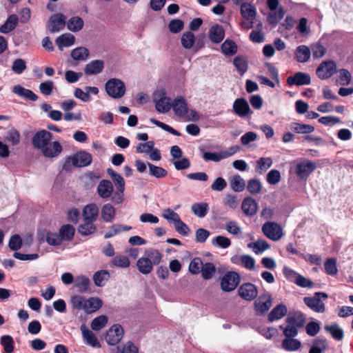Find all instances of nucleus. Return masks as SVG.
<instances>
[{"instance_id":"1","label":"nucleus","mask_w":353,"mask_h":353,"mask_svg":"<svg viewBox=\"0 0 353 353\" xmlns=\"http://www.w3.org/2000/svg\"><path fill=\"white\" fill-rule=\"evenodd\" d=\"M92 155L89 152L80 151L66 159L63 169L69 170L71 165L78 168L85 167L92 163Z\"/></svg>"},{"instance_id":"2","label":"nucleus","mask_w":353,"mask_h":353,"mask_svg":"<svg viewBox=\"0 0 353 353\" xmlns=\"http://www.w3.org/2000/svg\"><path fill=\"white\" fill-rule=\"evenodd\" d=\"M148 256L152 259V261L148 258L141 257L137 262L139 271L143 274L150 273L152 270V264H159L162 258L161 254L157 250L152 251Z\"/></svg>"},{"instance_id":"3","label":"nucleus","mask_w":353,"mask_h":353,"mask_svg":"<svg viewBox=\"0 0 353 353\" xmlns=\"http://www.w3.org/2000/svg\"><path fill=\"white\" fill-rule=\"evenodd\" d=\"M285 321L288 326L283 331H297L305 324L306 317L300 311H290Z\"/></svg>"},{"instance_id":"4","label":"nucleus","mask_w":353,"mask_h":353,"mask_svg":"<svg viewBox=\"0 0 353 353\" xmlns=\"http://www.w3.org/2000/svg\"><path fill=\"white\" fill-rule=\"evenodd\" d=\"M107 94L113 99H120L125 93L124 83L116 78L109 79L105 84Z\"/></svg>"},{"instance_id":"5","label":"nucleus","mask_w":353,"mask_h":353,"mask_svg":"<svg viewBox=\"0 0 353 353\" xmlns=\"http://www.w3.org/2000/svg\"><path fill=\"white\" fill-rule=\"evenodd\" d=\"M328 296L325 292H316L313 296H305L303 298L304 303L311 310L316 312L322 313L325 311V306L323 302L321 300L327 299Z\"/></svg>"},{"instance_id":"6","label":"nucleus","mask_w":353,"mask_h":353,"mask_svg":"<svg viewBox=\"0 0 353 353\" xmlns=\"http://www.w3.org/2000/svg\"><path fill=\"white\" fill-rule=\"evenodd\" d=\"M241 281V276L236 272H227L221 280V288L224 292L234 290Z\"/></svg>"},{"instance_id":"7","label":"nucleus","mask_w":353,"mask_h":353,"mask_svg":"<svg viewBox=\"0 0 353 353\" xmlns=\"http://www.w3.org/2000/svg\"><path fill=\"white\" fill-rule=\"evenodd\" d=\"M262 232L266 237L274 241L280 240L283 235L281 226L273 221L265 223L262 225Z\"/></svg>"},{"instance_id":"8","label":"nucleus","mask_w":353,"mask_h":353,"mask_svg":"<svg viewBox=\"0 0 353 353\" xmlns=\"http://www.w3.org/2000/svg\"><path fill=\"white\" fill-rule=\"evenodd\" d=\"M336 72V63L332 60L323 61L319 64L316 74L321 79H327Z\"/></svg>"},{"instance_id":"9","label":"nucleus","mask_w":353,"mask_h":353,"mask_svg":"<svg viewBox=\"0 0 353 353\" xmlns=\"http://www.w3.org/2000/svg\"><path fill=\"white\" fill-rule=\"evenodd\" d=\"M66 24V17L61 13H56L50 16L46 25L50 33L58 32L64 29Z\"/></svg>"},{"instance_id":"10","label":"nucleus","mask_w":353,"mask_h":353,"mask_svg":"<svg viewBox=\"0 0 353 353\" xmlns=\"http://www.w3.org/2000/svg\"><path fill=\"white\" fill-rule=\"evenodd\" d=\"M316 168L315 163L310 160H305L296 165L294 172L300 179H306Z\"/></svg>"},{"instance_id":"11","label":"nucleus","mask_w":353,"mask_h":353,"mask_svg":"<svg viewBox=\"0 0 353 353\" xmlns=\"http://www.w3.org/2000/svg\"><path fill=\"white\" fill-rule=\"evenodd\" d=\"M52 138V134L46 130H41L36 132L32 138V146L38 150H42Z\"/></svg>"},{"instance_id":"12","label":"nucleus","mask_w":353,"mask_h":353,"mask_svg":"<svg viewBox=\"0 0 353 353\" xmlns=\"http://www.w3.org/2000/svg\"><path fill=\"white\" fill-rule=\"evenodd\" d=\"M238 294L243 299L251 301L256 298L258 289L256 286L252 283H244L239 287Z\"/></svg>"},{"instance_id":"13","label":"nucleus","mask_w":353,"mask_h":353,"mask_svg":"<svg viewBox=\"0 0 353 353\" xmlns=\"http://www.w3.org/2000/svg\"><path fill=\"white\" fill-rule=\"evenodd\" d=\"M232 108L234 112L242 118L253 113L247 100L242 97L234 100Z\"/></svg>"},{"instance_id":"14","label":"nucleus","mask_w":353,"mask_h":353,"mask_svg":"<svg viewBox=\"0 0 353 353\" xmlns=\"http://www.w3.org/2000/svg\"><path fill=\"white\" fill-rule=\"evenodd\" d=\"M272 305V299L270 294H261L254 302V308L258 314L268 312Z\"/></svg>"},{"instance_id":"15","label":"nucleus","mask_w":353,"mask_h":353,"mask_svg":"<svg viewBox=\"0 0 353 353\" xmlns=\"http://www.w3.org/2000/svg\"><path fill=\"white\" fill-rule=\"evenodd\" d=\"M172 108L175 114L181 118H184L189 112V108L186 100L181 96L176 97L172 103Z\"/></svg>"},{"instance_id":"16","label":"nucleus","mask_w":353,"mask_h":353,"mask_svg":"<svg viewBox=\"0 0 353 353\" xmlns=\"http://www.w3.org/2000/svg\"><path fill=\"white\" fill-rule=\"evenodd\" d=\"M311 83V78L309 74L302 72H297L294 76H290L287 79V83L292 86L294 85L300 86L309 85Z\"/></svg>"},{"instance_id":"17","label":"nucleus","mask_w":353,"mask_h":353,"mask_svg":"<svg viewBox=\"0 0 353 353\" xmlns=\"http://www.w3.org/2000/svg\"><path fill=\"white\" fill-rule=\"evenodd\" d=\"M62 146L59 141L52 143L50 141L41 151L46 157L53 158L59 156L62 152Z\"/></svg>"},{"instance_id":"18","label":"nucleus","mask_w":353,"mask_h":353,"mask_svg":"<svg viewBox=\"0 0 353 353\" xmlns=\"http://www.w3.org/2000/svg\"><path fill=\"white\" fill-rule=\"evenodd\" d=\"M97 190L101 198L108 199L112 194L114 187L110 181L103 179L99 182Z\"/></svg>"},{"instance_id":"19","label":"nucleus","mask_w":353,"mask_h":353,"mask_svg":"<svg viewBox=\"0 0 353 353\" xmlns=\"http://www.w3.org/2000/svg\"><path fill=\"white\" fill-rule=\"evenodd\" d=\"M241 208L246 216H252L257 212L258 204L253 198L246 197L243 201Z\"/></svg>"},{"instance_id":"20","label":"nucleus","mask_w":353,"mask_h":353,"mask_svg":"<svg viewBox=\"0 0 353 353\" xmlns=\"http://www.w3.org/2000/svg\"><path fill=\"white\" fill-rule=\"evenodd\" d=\"M104 68L102 60H94L85 65L84 73L87 75H96L101 73Z\"/></svg>"},{"instance_id":"21","label":"nucleus","mask_w":353,"mask_h":353,"mask_svg":"<svg viewBox=\"0 0 353 353\" xmlns=\"http://www.w3.org/2000/svg\"><path fill=\"white\" fill-rule=\"evenodd\" d=\"M99 212V208L96 204L91 203L86 205L83 208L82 212L83 220L94 222L97 219Z\"/></svg>"},{"instance_id":"22","label":"nucleus","mask_w":353,"mask_h":353,"mask_svg":"<svg viewBox=\"0 0 353 353\" xmlns=\"http://www.w3.org/2000/svg\"><path fill=\"white\" fill-rule=\"evenodd\" d=\"M225 37V31L221 26H212L209 30V39L212 43H219Z\"/></svg>"},{"instance_id":"23","label":"nucleus","mask_w":353,"mask_h":353,"mask_svg":"<svg viewBox=\"0 0 353 353\" xmlns=\"http://www.w3.org/2000/svg\"><path fill=\"white\" fill-rule=\"evenodd\" d=\"M155 108L159 112L165 113L168 112L172 108L170 98L164 96L161 97L159 99L154 98Z\"/></svg>"},{"instance_id":"24","label":"nucleus","mask_w":353,"mask_h":353,"mask_svg":"<svg viewBox=\"0 0 353 353\" xmlns=\"http://www.w3.org/2000/svg\"><path fill=\"white\" fill-rule=\"evenodd\" d=\"M12 92L19 97L26 99L35 101L37 100L38 97L31 90L26 89L21 85H16L12 88Z\"/></svg>"},{"instance_id":"25","label":"nucleus","mask_w":353,"mask_h":353,"mask_svg":"<svg viewBox=\"0 0 353 353\" xmlns=\"http://www.w3.org/2000/svg\"><path fill=\"white\" fill-rule=\"evenodd\" d=\"M75 234V228L70 224L62 225L59 230V234L61 241H70L73 239Z\"/></svg>"},{"instance_id":"26","label":"nucleus","mask_w":353,"mask_h":353,"mask_svg":"<svg viewBox=\"0 0 353 353\" xmlns=\"http://www.w3.org/2000/svg\"><path fill=\"white\" fill-rule=\"evenodd\" d=\"M102 306V301L97 297H91L85 300L83 310L87 314L96 312Z\"/></svg>"},{"instance_id":"27","label":"nucleus","mask_w":353,"mask_h":353,"mask_svg":"<svg viewBox=\"0 0 353 353\" xmlns=\"http://www.w3.org/2000/svg\"><path fill=\"white\" fill-rule=\"evenodd\" d=\"M75 42V37L70 33H65L56 39V44L60 50H62L63 47H69L74 45Z\"/></svg>"},{"instance_id":"28","label":"nucleus","mask_w":353,"mask_h":353,"mask_svg":"<svg viewBox=\"0 0 353 353\" xmlns=\"http://www.w3.org/2000/svg\"><path fill=\"white\" fill-rule=\"evenodd\" d=\"M287 307L283 304H279L274 307L268 315V320L271 322L280 319L285 315L288 314Z\"/></svg>"},{"instance_id":"29","label":"nucleus","mask_w":353,"mask_h":353,"mask_svg":"<svg viewBox=\"0 0 353 353\" xmlns=\"http://www.w3.org/2000/svg\"><path fill=\"white\" fill-rule=\"evenodd\" d=\"M19 19L16 14L10 15L5 23L0 27V32L7 34L12 31L17 26Z\"/></svg>"},{"instance_id":"30","label":"nucleus","mask_w":353,"mask_h":353,"mask_svg":"<svg viewBox=\"0 0 353 353\" xmlns=\"http://www.w3.org/2000/svg\"><path fill=\"white\" fill-rule=\"evenodd\" d=\"M116 210L110 203H106L101 208V218L104 222L110 223L114 219Z\"/></svg>"},{"instance_id":"31","label":"nucleus","mask_w":353,"mask_h":353,"mask_svg":"<svg viewBox=\"0 0 353 353\" xmlns=\"http://www.w3.org/2000/svg\"><path fill=\"white\" fill-rule=\"evenodd\" d=\"M310 55L311 52L307 46L301 45L297 47L295 53V58L298 62H307L310 59Z\"/></svg>"},{"instance_id":"32","label":"nucleus","mask_w":353,"mask_h":353,"mask_svg":"<svg viewBox=\"0 0 353 353\" xmlns=\"http://www.w3.org/2000/svg\"><path fill=\"white\" fill-rule=\"evenodd\" d=\"M241 14L245 19L253 21L256 15V10L252 4L243 3L241 6Z\"/></svg>"},{"instance_id":"33","label":"nucleus","mask_w":353,"mask_h":353,"mask_svg":"<svg viewBox=\"0 0 353 353\" xmlns=\"http://www.w3.org/2000/svg\"><path fill=\"white\" fill-rule=\"evenodd\" d=\"M285 10L283 7H279L277 10L269 12L267 21L270 25L275 26L284 17Z\"/></svg>"},{"instance_id":"34","label":"nucleus","mask_w":353,"mask_h":353,"mask_svg":"<svg viewBox=\"0 0 353 353\" xmlns=\"http://www.w3.org/2000/svg\"><path fill=\"white\" fill-rule=\"evenodd\" d=\"M191 210L195 216L199 218H203L208 214L209 211V205L205 202L195 203L192 205Z\"/></svg>"},{"instance_id":"35","label":"nucleus","mask_w":353,"mask_h":353,"mask_svg":"<svg viewBox=\"0 0 353 353\" xmlns=\"http://www.w3.org/2000/svg\"><path fill=\"white\" fill-rule=\"evenodd\" d=\"M90 285V280L85 276H78L74 280V287L78 289L81 293L86 292Z\"/></svg>"},{"instance_id":"36","label":"nucleus","mask_w":353,"mask_h":353,"mask_svg":"<svg viewBox=\"0 0 353 353\" xmlns=\"http://www.w3.org/2000/svg\"><path fill=\"white\" fill-rule=\"evenodd\" d=\"M148 167L149 175L157 179H163L168 175V171L162 167L155 165L149 162H148Z\"/></svg>"},{"instance_id":"37","label":"nucleus","mask_w":353,"mask_h":353,"mask_svg":"<svg viewBox=\"0 0 353 353\" xmlns=\"http://www.w3.org/2000/svg\"><path fill=\"white\" fill-rule=\"evenodd\" d=\"M107 173L113 181L117 190H125V181L122 176L112 168L107 169Z\"/></svg>"},{"instance_id":"38","label":"nucleus","mask_w":353,"mask_h":353,"mask_svg":"<svg viewBox=\"0 0 353 353\" xmlns=\"http://www.w3.org/2000/svg\"><path fill=\"white\" fill-rule=\"evenodd\" d=\"M84 223L79 226L78 232L82 236H88L94 234L97 230V227L94 222L87 220H83Z\"/></svg>"},{"instance_id":"39","label":"nucleus","mask_w":353,"mask_h":353,"mask_svg":"<svg viewBox=\"0 0 353 353\" xmlns=\"http://www.w3.org/2000/svg\"><path fill=\"white\" fill-rule=\"evenodd\" d=\"M83 25V20L79 17H72L67 22L68 29L73 32L80 31Z\"/></svg>"},{"instance_id":"40","label":"nucleus","mask_w":353,"mask_h":353,"mask_svg":"<svg viewBox=\"0 0 353 353\" xmlns=\"http://www.w3.org/2000/svg\"><path fill=\"white\" fill-rule=\"evenodd\" d=\"M109 278L110 274L107 270L97 271L93 275L94 283L98 287L104 286L105 281H107Z\"/></svg>"},{"instance_id":"41","label":"nucleus","mask_w":353,"mask_h":353,"mask_svg":"<svg viewBox=\"0 0 353 353\" xmlns=\"http://www.w3.org/2000/svg\"><path fill=\"white\" fill-rule=\"evenodd\" d=\"M291 130L298 134H310L314 131V127L309 124L293 123L291 125Z\"/></svg>"},{"instance_id":"42","label":"nucleus","mask_w":353,"mask_h":353,"mask_svg":"<svg viewBox=\"0 0 353 353\" xmlns=\"http://www.w3.org/2000/svg\"><path fill=\"white\" fill-rule=\"evenodd\" d=\"M222 52L227 56H232L237 52V46L230 39L225 40L221 46Z\"/></svg>"},{"instance_id":"43","label":"nucleus","mask_w":353,"mask_h":353,"mask_svg":"<svg viewBox=\"0 0 353 353\" xmlns=\"http://www.w3.org/2000/svg\"><path fill=\"white\" fill-rule=\"evenodd\" d=\"M111 263L112 265L117 268H127L130 265V261L125 255L117 254L112 258Z\"/></svg>"},{"instance_id":"44","label":"nucleus","mask_w":353,"mask_h":353,"mask_svg":"<svg viewBox=\"0 0 353 353\" xmlns=\"http://www.w3.org/2000/svg\"><path fill=\"white\" fill-rule=\"evenodd\" d=\"M216 272V267L215 265L210 262L204 263L202 270L200 272L201 274L202 278L204 280H210L211 279Z\"/></svg>"},{"instance_id":"45","label":"nucleus","mask_w":353,"mask_h":353,"mask_svg":"<svg viewBox=\"0 0 353 353\" xmlns=\"http://www.w3.org/2000/svg\"><path fill=\"white\" fill-rule=\"evenodd\" d=\"M89 50L84 47H78L71 52V57L77 61H85L89 57Z\"/></svg>"},{"instance_id":"46","label":"nucleus","mask_w":353,"mask_h":353,"mask_svg":"<svg viewBox=\"0 0 353 353\" xmlns=\"http://www.w3.org/2000/svg\"><path fill=\"white\" fill-rule=\"evenodd\" d=\"M230 186L234 192H241L245 188V182L241 176L235 175L230 181Z\"/></svg>"},{"instance_id":"47","label":"nucleus","mask_w":353,"mask_h":353,"mask_svg":"<svg viewBox=\"0 0 353 353\" xmlns=\"http://www.w3.org/2000/svg\"><path fill=\"white\" fill-rule=\"evenodd\" d=\"M256 163V170L261 174L272 165L273 161L270 157H261Z\"/></svg>"},{"instance_id":"48","label":"nucleus","mask_w":353,"mask_h":353,"mask_svg":"<svg viewBox=\"0 0 353 353\" xmlns=\"http://www.w3.org/2000/svg\"><path fill=\"white\" fill-rule=\"evenodd\" d=\"M194 41V34L190 31L185 32L181 39V45L185 49H190L193 46Z\"/></svg>"},{"instance_id":"49","label":"nucleus","mask_w":353,"mask_h":353,"mask_svg":"<svg viewBox=\"0 0 353 353\" xmlns=\"http://www.w3.org/2000/svg\"><path fill=\"white\" fill-rule=\"evenodd\" d=\"M301 342L294 339L286 338L283 341L282 347L287 351H295L301 347Z\"/></svg>"},{"instance_id":"50","label":"nucleus","mask_w":353,"mask_h":353,"mask_svg":"<svg viewBox=\"0 0 353 353\" xmlns=\"http://www.w3.org/2000/svg\"><path fill=\"white\" fill-rule=\"evenodd\" d=\"M124 332H105V339L110 345H115L123 337Z\"/></svg>"},{"instance_id":"51","label":"nucleus","mask_w":353,"mask_h":353,"mask_svg":"<svg viewBox=\"0 0 353 353\" xmlns=\"http://www.w3.org/2000/svg\"><path fill=\"white\" fill-rule=\"evenodd\" d=\"M248 247L253 248L256 254H259L270 248L268 243L264 240H258L248 244Z\"/></svg>"},{"instance_id":"52","label":"nucleus","mask_w":353,"mask_h":353,"mask_svg":"<svg viewBox=\"0 0 353 353\" xmlns=\"http://www.w3.org/2000/svg\"><path fill=\"white\" fill-rule=\"evenodd\" d=\"M203 265L204 263L201 258L195 257L189 265V271L192 274H198L201 272Z\"/></svg>"},{"instance_id":"53","label":"nucleus","mask_w":353,"mask_h":353,"mask_svg":"<svg viewBox=\"0 0 353 353\" xmlns=\"http://www.w3.org/2000/svg\"><path fill=\"white\" fill-rule=\"evenodd\" d=\"M262 188L261 183L259 180L256 179H252L248 181L247 185L248 191L252 194H259Z\"/></svg>"},{"instance_id":"54","label":"nucleus","mask_w":353,"mask_h":353,"mask_svg":"<svg viewBox=\"0 0 353 353\" xmlns=\"http://www.w3.org/2000/svg\"><path fill=\"white\" fill-rule=\"evenodd\" d=\"M108 322V317L101 315L94 319L91 323V327L94 331H99L103 328Z\"/></svg>"},{"instance_id":"55","label":"nucleus","mask_w":353,"mask_h":353,"mask_svg":"<svg viewBox=\"0 0 353 353\" xmlns=\"http://www.w3.org/2000/svg\"><path fill=\"white\" fill-rule=\"evenodd\" d=\"M233 64L241 74H243L248 70L247 61L243 57H236L233 60Z\"/></svg>"},{"instance_id":"56","label":"nucleus","mask_w":353,"mask_h":353,"mask_svg":"<svg viewBox=\"0 0 353 353\" xmlns=\"http://www.w3.org/2000/svg\"><path fill=\"white\" fill-rule=\"evenodd\" d=\"M22 245L23 241L20 235L14 234L10 237L8 243V247L11 250L16 252L22 247Z\"/></svg>"},{"instance_id":"57","label":"nucleus","mask_w":353,"mask_h":353,"mask_svg":"<svg viewBox=\"0 0 353 353\" xmlns=\"http://www.w3.org/2000/svg\"><path fill=\"white\" fill-rule=\"evenodd\" d=\"M325 270L327 274L335 275L338 272L336 261L334 258H330L324 263Z\"/></svg>"},{"instance_id":"58","label":"nucleus","mask_w":353,"mask_h":353,"mask_svg":"<svg viewBox=\"0 0 353 353\" xmlns=\"http://www.w3.org/2000/svg\"><path fill=\"white\" fill-rule=\"evenodd\" d=\"M86 343L92 347H100L101 345L94 332H82Z\"/></svg>"},{"instance_id":"59","label":"nucleus","mask_w":353,"mask_h":353,"mask_svg":"<svg viewBox=\"0 0 353 353\" xmlns=\"http://www.w3.org/2000/svg\"><path fill=\"white\" fill-rule=\"evenodd\" d=\"M6 139L13 145H18L21 140V135L19 132L14 128L10 130L7 132Z\"/></svg>"},{"instance_id":"60","label":"nucleus","mask_w":353,"mask_h":353,"mask_svg":"<svg viewBox=\"0 0 353 353\" xmlns=\"http://www.w3.org/2000/svg\"><path fill=\"white\" fill-rule=\"evenodd\" d=\"M46 241L50 245H59L62 243L59 233L46 232Z\"/></svg>"},{"instance_id":"61","label":"nucleus","mask_w":353,"mask_h":353,"mask_svg":"<svg viewBox=\"0 0 353 353\" xmlns=\"http://www.w3.org/2000/svg\"><path fill=\"white\" fill-rule=\"evenodd\" d=\"M339 73V83L342 85H347L351 83L352 75L346 69H340L338 70Z\"/></svg>"},{"instance_id":"62","label":"nucleus","mask_w":353,"mask_h":353,"mask_svg":"<svg viewBox=\"0 0 353 353\" xmlns=\"http://www.w3.org/2000/svg\"><path fill=\"white\" fill-rule=\"evenodd\" d=\"M281 173L277 170H271L267 174L266 180L270 185H276L281 181Z\"/></svg>"},{"instance_id":"63","label":"nucleus","mask_w":353,"mask_h":353,"mask_svg":"<svg viewBox=\"0 0 353 353\" xmlns=\"http://www.w3.org/2000/svg\"><path fill=\"white\" fill-rule=\"evenodd\" d=\"M26 69V63L22 59H15L12 65V70L16 74H20Z\"/></svg>"},{"instance_id":"64","label":"nucleus","mask_w":353,"mask_h":353,"mask_svg":"<svg viewBox=\"0 0 353 353\" xmlns=\"http://www.w3.org/2000/svg\"><path fill=\"white\" fill-rule=\"evenodd\" d=\"M1 345L3 346L4 350L7 353H10L14 350L13 339L9 335H5L1 336Z\"/></svg>"}]
</instances>
